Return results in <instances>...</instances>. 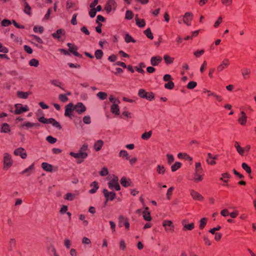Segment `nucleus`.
Wrapping results in <instances>:
<instances>
[{
  "label": "nucleus",
  "mask_w": 256,
  "mask_h": 256,
  "mask_svg": "<svg viewBox=\"0 0 256 256\" xmlns=\"http://www.w3.org/2000/svg\"><path fill=\"white\" fill-rule=\"evenodd\" d=\"M204 172L200 162H196L194 164V172L192 178L190 179L194 183L202 182L204 178Z\"/></svg>",
  "instance_id": "obj_1"
},
{
  "label": "nucleus",
  "mask_w": 256,
  "mask_h": 256,
  "mask_svg": "<svg viewBox=\"0 0 256 256\" xmlns=\"http://www.w3.org/2000/svg\"><path fill=\"white\" fill-rule=\"evenodd\" d=\"M88 150V146L86 144H84L81 146L78 152L75 153L74 152H70V154L76 158H82L84 160L88 156L87 153Z\"/></svg>",
  "instance_id": "obj_2"
},
{
  "label": "nucleus",
  "mask_w": 256,
  "mask_h": 256,
  "mask_svg": "<svg viewBox=\"0 0 256 256\" xmlns=\"http://www.w3.org/2000/svg\"><path fill=\"white\" fill-rule=\"evenodd\" d=\"M3 168L5 170H8L12 165L13 160L12 159V155L8 152L4 154L3 157Z\"/></svg>",
  "instance_id": "obj_3"
},
{
  "label": "nucleus",
  "mask_w": 256,
  "mask_h": 256,
  "mask_svg": "<svg viewBox=\"0 0 256 256\" xmlns=\"http://www.w3.org/2000/svg\"><path fill=\"white\" fill-rule=\"evenodd\" d=\"M162 226L164 228L166 232L172 233L174 231V226L173 222L170 220H164L162 223Z\"/></svg>",
  "instance_id": "obj_4"
},
{
  "label": "nucleus",
  "mask_w": 256,
  "mask_h": 256,
  "mask_svg": "<svg viewBox=\"0 0 256 256\" xmlns=\"http://www.w3.org/2000/svg\"><path fill=\"white\" fill-rule=\"evenodd\" d=\"M118 178L116 176H114L113 178L108 183V187L111 190H119L120 189V186L118 182Z\"/></svg>",
  "instance_id": "obj_5"
},
{
  "label": "nucleus",
  "mask_w": 256,
  "mask_h": 256,
  "mask_svg": "<svg viewBox=\"0 0 256 256\" xmlns=\"http://www.w3.org/2000/svg\"><path fill=\"white\" fill-rule=\"evenodd\" d=\"M230 60L228 58H224L216 68L218 72H222L224 69L227 68L230 65Z\"/></svg>",
  "instance_id": "obj_6"
},
{
  "label": "nucleus",
  "mask_w": 256,
  "mask_h": 256,
  "mask_svg": "<svg viewBox=\"0 0 256 256\" xmlns=\"http://www.w3.org/2000/svg\"><path fill=\"white\" fill-rule=\"evenodd\" d=\"M14 107V114H20L29 110V108L26 105L23 106L20 104H16Z\"/></svg>",
  "instance_id": "obj_7"
},
{
  "label": "nucleus",
  "mask_w": 256,
  "mask_h": 256,
  "mask_svg": "<svg viewBox=\"0 0 256 256\" xmlns=\"http://www.w3.org/2000/svg\"><path fill=\"white\" fill-rule=\"evenodd\" d=\"M190 193L192 198L195 200L202 202L204 200V197L200 192L194 189L190 190Z\"/></svg>",
  "instance_id": "obj_8"
},
{
  "label": "nucleus",
  "mask_w": 256,
  "mask_h": 256,
  "mask_svg": "<svg viewBox=\"0 0 256 256\" xmlns=\"http://www.w3.org/2000/svg\"><path fill=\"white\" fill-rule=\"evenodd\" d=\"M116 4L114 0H108L104 7V9L108 13L110 12L112 10H114L116 8Z\"/></svg>",
  "instance_id": "obj_9"
},
{
  "label": "nucleus",
  "mask_w": 256,
  "mask_h": 256,
  "mask_svg": "<svg viewBox=\"0 0 256 256\" xmlns=\"http://www.w3.org/2000/svg\"><path fill=\"white\" fill-rule=\"evenodd\" d=\"M182 224L183 226L182 230H192L194 228V224L193 222L188 223V220L184 219L182 221Z\"/></svg>",
  "instance_id": "obj_10"
},
{
  "label": "nucleus",
  "mask_w": 256,
  "mask_h": 256,
  "mask_svg": "<svg viewBox=\"0 0 256 256\" xmlns=\"http://www.w3.org/2000/svg\"><path fill=\"white\" fill-rule=\"evenodd\" d=\"M194 18V14L192 12H186L183 16V22L188 26H190Z\"/></svg>",
  "instance_id": "obj_11"
},
{
  "label": "nucleus",
  "mask_w": 256,
  "mask_h": 256,
  "mask_svg": "<svg viewBox=\"0 0 256 256\" xmlns=\"http://www.w3.org/2000/svg\"><path fill=\"white\" fill-rule=\"evenodd\" d=\"M74 110V106L73 104H68L65 106L64 116L72 118Z\"/></svg>",
  "instance_id": "obj_12"
},
{
  "label": "nucleus",
  "mask_w": 256,
  "mask_h": 256,
  "mask_svg": "<svg viewBox=\"0 0 256 256\" xmlns=\"http://www.w3.org/2000/svg\"><path fill=\"white\" fill-rule=\"evenodd\" d=\"M218 157V154L213 156L211 153L207 154L206 162L207 164L210 166H214L216 164V160H217Z\"/></svg>",
  "instance_id": "obj_13"
},
{
  "label": "nucleus",
  "mask_w": 256,
  "mask_h": 256,
  "mask_svg": "<svg viewBox=\"0 0 256 256\" xmlns=\"http://www.w3.org/2000/svg\"><path fill=\"white\" fill-rule=\"evenodd\" d=\"M103 193L106 197V200L105 202V204H106V202L108 200H112L114 199L116 197V194L114 192H109L107 190L104 189L103 190Z\"/></svg>",
  "instance_id": "obj_14"
},
{
  "label": "nucleus",
  "mask_w": 256,
  "mask_h": 256,
  "mask_svg": "<svg viewBox=\"0 0 256 256\" xmlns=\"http://www.w3.org/2000/svg\"><path fill=\"white\" fill-rule=\"evenodd\" d=\"M86 110V107L82 102H78L74 106V110L79 114H82Z\"/></svg>",
  "instance_id": "obj_15"
},
{
  "label": "nucleus",
  "mask_w": 256,
  "mask_h": 256,
  "mask_svg": "<svg viewBox=\"0 0 256 256\" xmlns=\"http://www.w3.org/2000/svg\"><path fill=\"white\" fill-rule=\"evenodd\" d=\"M67 46L68 47V50L70 52L72 53L74 56H81V55L77 52L78 48L76 46L70 43H68Z\"/></svg>",
  "instance_id": "obj_16"
},
{
  "label": "nucleus",
  "mask_w": 256,
  "mask_h": 256,
  "mask_svg": "<svg viewBox=\"0 0 256 256\" xmlns=\"http://www.w3.org/2000/svg\"><path fill=\"white\" fill-rule=\"evenodd\" d=\"M14 154L16 156H19L23 159L26 158L27 156V154L25 150L22 148H19L16 149L14 151Z\"/></svg>",
  "instance_id": "obj_17"
},
{
  "label": "nucleus",
  "mask_w": 256,
  "mask_h": 256,
  "mask_svg": "<svg viewBox=\"0 0 256 256\" xmlns=\"http://www.w3.org/2000/svg\"><path fill=\"white\" fill-rule=\"evenodd\" d=\"M238 122L242 126H245L247 122V116L244 111L241 112L238 119Z\"/></svg>",
  "instance_id": "obj_18"
},
{
  "label": "nucleus",
  "mask_w": 256,
  "mask_h": 256,
  "mask_svg": "<svg viewBox=\"0 0 256 256\" xmlns=\"http://www.w3.org/2000/svg\"><path fill=\"white\" fill-rule=\"evenodd\" d=\"M242 74L244 80H248L250 78L251 70L248 68H244L241 70Z\"/></svg>",
  "instance_id": "obj_19"
},
{
  "label": "nucleus",
  "mask_w": 256,
  "mask_h": 256,
  "mask_svg": "<svg viewBox=\"0 0 256 256\" xmlns=\"http://www.w3.org/2000/svg\"><path fill=\"white\" fill-rule=\"evenodd\" d=\"M234 146L240 155L242 156L246 155L244 148L240 146L239 143L238 142H234Z\"/></svg>",
  "instance_id": "obj_20"
},
{
  "label": "nucleus",
  "mask_w": 256,
  "mask_h": 256,
  "mask_svg": "<svg viewBox=\"0 0 256 256\" xmlns=\"http://www.w3.org/2000/svg\"><path fill=\"white\" fill-rule=\"evenodd\" d=\"M230 178V174L228 172H224L222 174L221 178H220V180H222L224 184H223V186H227L228 183L229 181Z\"/></svg>",
  "instance_id": "obj_21"
},
{
  "label": "nucleus",
  "mask_w": 256,
  "mask_h": 256,
  "mask_svg": "<svg viewBox=\"0 0 256 256\" xmlns=\"http://www.w3.org/2000/svg\"><path fill=\"white\" fill-rule=\"evenodd\" d=\"M162 60V58L160 56H153L151 58L150 64L153 66H158Z\"/></svg>",
  "instance_id": "obj_22"
},
{
  "label": "nucleus",
  "mask_w": 256,
  "mask_h": 256,
  "mask_svg": "<svg viewBox=\"0 0 256 256\" xmlns=\"http://www.w3.org/2000/svg\"><path fill=\"white\" fill-rule=\"evenodd\" d=\"M40 114H42V112L41 110H38L36 114V116H37L38 121L43 124H48L49 118H46L43 116H40Z\"/></svg>",
  "instance_id": "obj_23"
},
{
  "label": "nucleus",
  "mask_w": 256,
  "mask_h": 256,
  "mask_svg": "<svg viewBox=\"0 0 256 256\" xmlns=\"http://www.w3.org/2000/svg\"><path fill=\"white\" fill-rule=\"evenodd\" d=\"M148 208L146 207L144 210L142 212V216L144 219L146 221H150L152 220V217L150 216V212L148 211Z\"/></svg>",
  "instance_id": "obj_24"
},
{
  "label": "nucleus",
  "mask_w": 256,
  "mask_h": 256,
  "mask_svg": "<svg viewBox=\"0 0 256 256\" xmlns=\"http://www.w3.org/2000/svg\"><path fill=\"white\" fill-rule=\"evenodd\" d=\"M22 128H30L34 126H39L38 123H33L30 122H26L22 124L20 126Z\"/></svg>",
  "instance_id": "obj_25"
},
{
  "label": "nucleus",
  "mask_w": 256,
  "mask_h": 256,
  "mask_svg": "<svg viewBox=\"0 0 256 256\" xmlns=\"http://www.w3.org/2000/svg\"><path fill=\"white\" fill-rule=\"evenodd\" d=\"M65 32L62 29L58 30L56 32L53 33L52 36L54 38L59 40L62 36L64 35Z\"/></svg>",
  "instance_id": "obj_26"
},
{
  "label": "nucleus",
  "mask_w": 256,
  "mask_h": 256,
  "mask_svg": "<svg viewBox=\"0 0 256 256\" xmlns=\"http://www.w3.org/2000/svg\"><path fill=\"white\" fill-rule=\"evenodd\" d=\"M1 132L10 133V125L7 123H4L1 126Z\"/></svg>",
  "instance_id": "obj_27"
},
{
  "label": "nucleus",
  "mask_w": 256,
  "mask_h": 256,
  "mask_svg": "<svg viewBox=\"0 0 256 256\" xmlns=\"http://www.w3.org/2000/svg\"><path fill=\"white\" fill-rule=\"evenodd\" d=\"M42 167L46 172H51L52 170V166L47 162H42Z\"/></svg>",
  "instance_id": "obj_28"
},
{
  "label": "nucleus",
  "mask_w": 256,
  "mask_h": 256,
  "mask_svg": "<svg viewBox=\"0 0 256 256\" xmlns=\"http://www.w3.org/2000/svg\"><path fill=\"white\" fill-rule=\"evenodd\" d=\"M34 170V164L30 165L28 168L24 170L22 172V174H26L27 176H30L32 172Z\"/></svg>",
  "instance_id": "obj_29"
},
{
  "label": "nucleus",
  "mask_w": 256,
  "mask_h": 256,
  "mask_svg": "<svg viewBox=\"0 0 256 256\" xmlns=\"http://www.w3.org/2000/svg\"><path fill=\"white\" fill-rule=\"evenodd\" d=\"M104 144V142L102 140H97L94 145V148L96 151H99L102 148Z\"/></svg>",
  "instance_id": "obj_30"
},
{
  "label": "nucleus",
  "mask_w": 256,
  "mask_h": 256,
  "mask_svg": "<svg viewBox=\"0 0 256 256\" xmlns=\"http://www.w3.org/2000/svg\"><path fill=\"white\" fill-rule=\"evenodd\" d=\"M110 111L112 114L118 115L120 114V108L116 104H113L111 106Z\"/></svg>",
  "instance_id": "obj_31"
},
{
  "label": "nucleus",
  "mask_w": 256,
  "mask_h": 256,
  "mask_svg": "<svg viewBox=\"0 0 256 256\" xmlns=\"http://www.w3.org/2000/svg\"><path fill=\"white\" fill-rule=\"evenodd\" d=\"M120 184L123 186L126 187L129 186H130L131 181L129 178H126L125 177H122L120 180Z\"/></svg>",
  "instance_id": "obj_32"
},
{
  "label": "nucleus",
  "mask_w": 256,
  "mask_h": 256,
  "mask_svg": "<svg viewBox=\"0 0 256 256\" xmlns=\"http://www.w3.org/2000/svg\"><path fill=\"white\" fill-rule=\"evenodd\" d=\"M90 186L92 187V188L89 190V192L90 194L95 193L99 188L98 183L96 182H93L90 184Z\"/></svg>",
  "instance_id": "obj_33"
},
{
  "label": "nucleus",
  "mask_w": 256,
  "mask_h": 256,
  "mask_svg": "<svg viewBox=\"0 0 256 256\" xmlns=\"http://www.w3.org/2000/svg\"><path fill=\"white\" fill-rule=\"evenodd\" d=\"M166 170V168L163 165L158 164L156 166V171L159 174H164Z\"/></svg>",
  "instance_id": "obj_34"
},
{
  "label": "nucleus",
  "mask_w": 256,
  "mask_h": 256,
  "mask_svg": "<svg viewBox=\"0 0 256 256\" xmlns=\"http://www.w3.org/2000/svg\"><path fill=\"white\" fill-rule=\"evenodd\" d=\"M136 24L140 28H143L145 26L146 23L144 19H140L136 15L135 18Z\"/></svg>",
  "instance_id": "obj_35"
},
{
  "label": "nucleus",
  "mask_w": 256,
  "mask_h": 256,
  "mask_svg": "<svg viewBox=\"0 0 256 256\" xmlns=\"http://www.w3.org/2000/svg\"><path fill=\"white\" fill-rule=\"evenodd\" d=\"M24 2L25 6L24 8V12L29 16L32 15V9L30 6L28 4L26 0H23Z\"/></svg>",
  "instance_id": "obj_36"
},
{
  "label": "nucleus",
  "mask_w": 256,
  "mask_h": 256,
  "mask_svg": "<svg viewBox=\"0 0 256 256\" xmlns=\"http://www.w3.org/2000/svg\"><path fill=\"white\" fill-rule=\"evenodd\" d=\"M164 59L165 62L167 64H171L174 62V58L170 57L169 55L165 54L164 56Z\"/></svg>",
  "instance_id": "obj_37"
},
{
  "label": "nucleus",
  "mask_w": 256,
  "mask_h": 256,
  "mask_svg": "<svg viewBox=\"0 0 256 256\" xmlns=\"http://www.w3.org/2000/svg\"><path fill=\"white\" fill-rule=\"evenodd\" d=\"M119 156L122 158H126V160H129L130 158L128 152L125 150H121L120 152Z\"/></svg>",
  "instance_id": "obj_38"
},
{
  "label": "nucleus",
  "mask_w": 256,
  "mask_h": 256,
  "mask_svg": "<svg viewBox=\"0 0 256 256\" xmlns=\"http://www.w3.org/2000/svg\"><path fill=\"white\" fill-rule=\"evenodd\" d=\"M182 166V164L180 162H176L173 165L171 166V170L172 172H174L179 169Z\"/></svg>",
  "instance_id": "obj_39"
},
{
  "label": "nucleus",
  "mask_w": 256,
  "mask_h": 256,
  "mask_svg": "<svg viewBox=\"0 0 256 256\" xmlns=\"http://www.w3.org/2000/svg\"><path fill=\"white\" fill-rule=\"evenodd\" d=\"M48 124H50L52 126H55L56 128H61L60 124L58 122H56L54 119L52 118H49V121H48Z\"/></svg>",
  "instance_id": "obj_40"
},
{
  "label": "nucleus",
  "mask_w": 256,
  "mask_h": 256,
  "mask_svg": "<svg viewBox=\"0 0 256 256\" xmlns=\"http://www.w3.org/2000/svg\"><path fill=\"white\" fill-rule=\"evenodd\" d=\"M152 134V131H149L148 132H145L142 134L141 138L142 139H143L144 140H148L151 137Z\"/></svg>",
  "instance_id": "obj_41"
},
{
  "label": "nucleus",
  "mask_w": 256,
  "mask_h": 256,
  "mask_svg": "<svg viewBox=\"0 0 256 256\" xmlns=\"http://www.w3.org/2000/svg\"><path fill=\"white\" fill-rule=\"evenodd\" d=\"M17 95L20 98H26L29 95V93L28 92L18 91L17 92Z\"/></svg>",
  "instance_id": "obj_42"
},
{
  "label": "nucleus",
  "mask_w": 256,
  "mask_h": 256,
  "mask_svg": "<svg viewBox=\"0 0 256 256\" xmlns=\"http://www.w3.org/2000/svg\"><path fill=\"white\" fill-rule=\"evenodd\" d=\"M10 38L14 40L15 42L19 43L20 44L22 42V40L21 38L16 36L14 34H10Z\"/></svg>",
  "instance_id": "obj_43"
},
{
  "label": "nucleus",
  "mask_w": 256,
  "mask_h": 256,
  "mask_svg": "<svg viewBox=\"0 0 256 256\" xmlns=\"http://www.w3.org/2000/svg\"><path fill=\"white\" fill-rule=\"evenodd\" d=\"M144 34L150 40H152L154 38L153 34L150 28H148L145 30L144 31Z\"/></svg>",
  "instance_id": "obj_44"
},
{
  "label": "nucleus",
  "mask_w": 256,
  "mask_h": 256,
  "mask_svg": "<svg viewBox=\"0 0 256 256\" xmlns=\"http://www.w3.org/2000/svg\"><path fill=\"white\" fill-rule=\"evenodd\" d=\"M96 96L101 100H104L106 98L108 94L105 92H100L97 94Z\"/></svg>",
  "instance_id": "obj_45"
},
{
  "label": "nucleus",
  "mask_w": 256,
  "mask_h": 256,
  "mask_svg": "<svg viewBox=\"0 0 256 256\" xmlns=\"http://www.w3.org/2000/svg\"><path fill=\"white\" fill-rule=\"evenodd\" d=\"M125 42L126 43H130V42H136V40L129 34H126L124 38Z\"/></svg>",
  "instance_id": "obj_46"
},
{
  "label": "nucleus",
  "mask_w": 256,
  "mask_h": 256,
  "mask_svg": "<svg viewBox=\"0 0 256 256\" xmlns=\"http://www.w3.org/2000/svg\"><path fill=\"white\" fill-rule=\"evenodd\" d=\"M51 84L53 85L60 88L61 89L63 90V88L62 87V82L58 80H53L50 82Z\"/></svg>",
  "instance_id": "obj_47"
},
{
  "label": "nucleus",
  "mask_w": 256,
  "mask_h": 256,
  "mask_svg": "<svg viewBox=\"0 0 256 256\" xmlns=\"http://www.w3.org/2000/svg\"><path fill=\"white\" fill-rule=\"evenodd\" d=\"M203 240L205 246H210L212 245V242L207 236H203Z\"/></svg>",
  "instance_id": "obj_48"
},
{
  "label": "nucleus",
  "mask_w": 256,
  "mask_h": 256,
  "mask_svg": "<svg viewBox=\"0 0 256 256\" xmlns=\"http://www.w3.org/2000/svg\"><path fill=\"white\" fill-rule=\"evenodd\" d=\"M207 223V219L205 218H202L200 220V230L204 229Z\"/></svg>",
  "instance_id": "obj_49"
},
{
  "label": "nucleus",
  "mask_w": 256,
  "mask_h": 256,
  "mask_svg": "<svg viewBox=\"0 0 256 256\" xmlns=\"http://www.w3.org/2000/svg\"><path fill=\"white\" fill-rule=\"evenodd\" d=\"M120 220H124V226L126 230H129L130 228V223L128 220L126 218H124L123 216H120L119 218Z\"/></svg>",
  "instance_id": "obj_50"
},
{
  "label": "nucleus",
  "mask_w": 256,
  "mask_h": 256,
  "mask_svg": "<svg viewBox=\"0 0 256 256\" xmlns=\"http://www.w3.org/2000/svg\"><path fill=\"white\" fill-rule=\"evenodd\" d=\"M103 52L100 50H98L95 52L94 55L98 60L101 59L103 56Z\"/></svg>",
  "instance_id": "obj_51"
},
{
  "label": "nucleus",
  "mask_w": 256,
  "mask_h": 256,
  "mask_svg": "<svg viewBox=\"0 0 256 256\" xmlns=\"http://www.w3.org/2000/svg\"><path fill=\"white\" fill-rule=\"evenodd\" d=\"M174 190V188L172 186L170 187L167 190L166 196L168 200H170L172 196V192Z\"/></svg>",
  "instance_id": "obj_52"
},
{
  "label": "nucleus",
  "mask_w": 256,
  "mask_h": 256,
  "mask_svg": "<svg viewBox=\"0 0 256 256\" xmlns=\"http://www.w3.org/2000/svg\"><path fill=\"white\" fill-rule=\"evenodd\" d=\"M75 198V195L72 193H67L64 196V199L68 200H72Z\"/></svg>",
  "instance_id": "obj_53"
},
{
  "label": "nucleus",
  "mask_w": 256,
  "mask_h": 256,
  "mask_svg": "<svg viewBox=\"0 0 256 256\" xmlns=\"http://www.w3.org/2000/svg\"><path fill=\"white\" fill-rule=\"evenodd\" d=\"M29 64L30 66L37 67L39 64V62L36 59L32 58L29 62Z\"/></svg>",
  "instance_id": "obj_54"
},
{
  "label": "nucleus",
  "mask_w": 256,
  "mask_h": 256,
  "mask_svg": "<svg viewBox=\"0 0 256 256\" xmlns=\"http://www.w3.org/2000/svg\"><path fill=\"white\" fill-rule=\"evenodd\" d=\"M146 92L144 89L141 88L138 90V95L140 98H144L146 97Z\"/></svg>",
  "instance_id": "obj_55"
},
{
  "label": "nucleus",
  "mask_w": 256,
  "mask_h": 256,
  "mask_svg": "<svg viewBox=\"0 0 256 256\" xmlns=\"http://www.w3.org/2000/svg\"><path fill=\"white\" fill-rule=\"evenodd\" d=\"M134 14L131 10H127L125 15V18L126 20H132L133 18Z\"/></svg>",
  "instance_id": "obj_56"
},
{
  "label": "nucleus",
  "mask_w": 256,
  "mask_h": 256,
  "mask_svg": "<svg viewBox=\"0 0 256 256\" xmlns=\"http://www.w3.org/2000/svg\"><path fill=\"white\" fill-rule=\"evenodd\" d=\"M242 168L245 170L248 174H250L251 168L246 163L243 162L242 164Z\"/></svg>",
  "instance_id": "obj_57"
},
{
  "label": "nucleus",
  "mask_w": 256,
  "mask_h": 256,
  "mask_svg": "<svg viewBox=\"0 0 256 256\" xmlns=\"http://www.w3.org/2000/svg\"><path fill=\"white\" fill-rule=\"evenodd\" d=\"M197 85V83L196 82L192 81L188 82L187 85V88L190 90L194 88Z\"/></svg>",
  "instance_id": "obj_58"
},
{
  "label": "nucleus",
  "mask_w": 256,
  "mask_h": 256,
  "mask_svg": "<svg viewBox=\"0 0 256 256\" xmlns=\"http://www.w3.org/2000/svg\"><path fill=\"white\" fill-rule=\"evenodd\" d=\"M174 83L171 80L166 84H164V87L166 89L172 90L174 88Z\"/></svg>",
  "instance_id": "obj_59"
},
{
  "label": "nucleus",
  "mask_w": 256,
  "mask_h": 256,
  "mask_svg": "<svg viewBox=\"0 0 256 256\" xmlns=\"http://www.w3.org/2000/svg\"><path fill=\"white\" fill-rule=\"evenodd\" d=\"M144 98H146L149 100H152L154 98V94L152 92H147Z\"/></svg>",
  "instance_id": "obj_60"
},
{
  "label": "nucleus",
  "mask_w": 256,
  "mask_h": 256,
  "mask_svg": "<svg viewBox=\"0 0 256 256\" xmlns=\"http://www.w3.org/2000/svg\"><path fill=\"white\" fill-rule=\"evenodd\" d=\"M204 50H198L195 51L194 52V54L196 58H199L201 56H202L204 54Z\"/></svg>",
  "instance_id": "obj_61"
},
{
  "label": "nucleus",
  "mask_w": 256,
  "mask_h": 256,
  "mask_svg": "<svg viewBox=\"0 0 256 256\" xmlns=\"http://www.w3.org/2000/svg\"><path fill=\"white\" fill-rule=\"evenodd\" d=\"M46 140L50 144H54L56 142V139L51 136H48L46 138Z\"/></svg>",
  "instance_id": "obj_62"
},
{
  "label": "nucleus",
  "mask_w": 256,
  "mask_h": 256,
  "mask_svg": "<svg viewBox=\"0 0 256 256\" xmlns=\"http://www.w3.org/2000/svg\"><path fill=\"white\" fill-rule=\"evenodd\" d=\"M207 62L206 60L204 61L200 68V72L201 73H203L206 70L207 68Z\"/></svg>",
  "instance_id": "obj_63"
},
{
  "label": "nucleus",
  "mask_w": 256,
  "mask_h": 256,
  "mask_svg": "<svg viewBox=\"0 0 256 256\" xmlns=\"http://www.w3.org/2000/svg\"><path fill=\"white\" fill-rule=\"evenodd\" d=\"M166 158H167V160H168V163L169 164H170L172 162H174V158L172 154H166Z\"/></svg>",
  "instance_id": "obj_64"
}]
</instances>
